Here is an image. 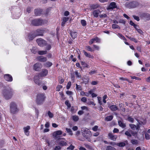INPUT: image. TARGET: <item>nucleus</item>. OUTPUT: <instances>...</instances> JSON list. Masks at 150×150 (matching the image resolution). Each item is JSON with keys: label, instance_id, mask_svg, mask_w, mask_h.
I'll return each instance as SVG.
<instances>
[{"label": "nucleus", "instance_id": "obj_64", "mask_svg": "<svg viewBox=\"0 0 150 150\" xmlns=\"http://www.w3.org/2000/svg\"><path fill=\"white\" fill-rule=\"evenodd\" d=\"M61 147L59 146H56L54 149V150H61Z\"/></svg>", "mask_w": 150, "mask_h": 150}, {"label": "nucleus", "instance_id": "obj_37", "mask_svg": "<svg viewBox=\"0 0 150 150\" xmlns=\"http://www.w3.org/2000/svg\"><path fill=\"white\" fill-rule=\"evenodd\" d=\"M113 118V116L112 115H110L106 117L105 119L107 121H110Z\"/></svg>", "mask_w": 150, "mask_h": 150}, {"label": "nucleus", "instance_id": "obj_31", "mask_svg": "<svg viewBox=\"0 0 150 150\" xmlns=\"http://www.w3.org/2000/svg\"><path fill=\"white\" fill-rule=\"evenodd\" d=\"M110 108L112 111H115L117 110V107L116 105H112L110 106L109 107Z\"/></svg>", "mask_w": 150, "mask_h": 150}, {"label": "nucleus", "instance_id": "obj_20", "mask_svg": "<svg viewBox=\"0 0 150 150\" xmlns=\"http://www.w3.org/2000/svg\"><path fill=\"white\" fill-rule=\"evenodd\" d=\"M109 138L112 140L115 141L117 138L116 135H114L112 133L110 132L108 135Z\"/></svg>", "mask_w": 150, "mask_h": 150}, {"label": "nucleus", "instance_id": "obj_46", "mask_svg": "<svg viewBox=\"0 0 150 150\" xmlns=\"http://www.w3.org/2000/svg\"><path fill=\"white\" fill-rule=\"evenodd\" d=\"M65 104L68 108H70L71 106V104L69 103V100H66L65 102Z\"/></svg>", "mask_w": 150, "mask_h": 150}, {"label": "nucleus", "instance_id": "obj_21", "mask_svg": "<svg viewBox=\"0 0 150 150\" xmlns=\"http://www.w3.org/2000/svg\"><path fill=\"white\" fill-rule=\"evenodd\" d=\"M36 58L39 61L42 62H46L47 60L46 57H44L42 56H38Z\"/></svg>", "mask_w": 150, "mask_h": 150}, {"label": "nucleus", "instance_id": "obj_6", "mask_svg": "<svg viewBox=\"0 0 150 150\" xmlns=\"http://www.w3.org/2000/svg\"><path fill=\"white\" fill-rule=\"evenodd\" d=\"M139 5V4L137 1H133L126 2L125 4V6L127 8L131 9L136 8Z\"/></svg>", "mask_w": 150, "mask_h": 150}, {"label": "nucleus", "instance_id": "obj_26", "mask_svg": "<svg viewBox=\"0 0 150 150\" xmlns=\"http://www.w3.org/2000/svg\"><path fill=\"white\" fill-rule=\"evenodd\" d=\"M70 35L73 39L76 38L77 36V33L75 31H71Z\"/></svg>", "mask_w": 150, "mask_h": 150}, {"label": "nucleus", "instance_id": "obj_48", "mask_svg": "<svg viewBox=\"0 0 150 150\" xmlns=\"http://www.w3.org/2000/svg\"><path fill=\"white\" fill-rule=\"evenodd\" d=\"M72 119L74 121H77L79 119V117L77 116L74 115L72 117Z\"/></svg>", "mask_w": 150, "mask_h": 150}, {"label": "nucleus", "instance_id": "obj_29", "mask_svg": "<svg viewBox=\"0 0 150 150\" xmlns=\"http://www.w3.org/2000/svg\"><path fill=\"white\" fill-rule=\"evenodd\" d=\"M81 63L83 68H89L90 67L85 62L81 61Z\"/></svg>", "mask_w": 150, "mask_h": 150}, {"label": "nucleus", "instance_id": "obj_22", "mask_svg": "<svg viewBox=\"0 0 150 150\" xmlns=\"http://www.w3.org/2000/svg\"><path fill=\"white\" fill-rule=\"evenodd\" d=\"M30 129V127L29 126H27L26 127L23 128L25 134L27 136H28L29 135L30 132L29 130Z\"/></svg>", "mask_w": 150, "mask_h": 150}, {"label": "nucleus", "instance_id": "obj_14", "mask_svg": "<svg viewBox=\"0 0 150 150\" xmlns=\"http://www.w3.org/2000/svg\"><path fill=\"white\" fill-rule=\"evenodd\" d=\"M4 78L5 80L8 82H11L13 79L12 76L9 74H6L4 75Z\"/></svg>", "mask_w": 150, "mask_h": 150}, {"label": "nucleus", "instance_id": "obj_10", "mask_svg": "<svg viewBox=\"0 0 150 150\" xmlns=\"http://www.w3.org/2000/svg\"><path fill=\"white\" fill-rule=\"evenodd\" d=\"M36 37L33 31L28 33L26 35V39L29 41L32 40Z\"/></svg>", "mask_w": 150, "mask_h": 150}, {"label": "nucleus", "instance_id": "obj_47", "mask_svg": "<svg viewBox=\"0 0 150 150\" xmlns=\"http://www.w3.org/2000/svg\"><path fill=\"white\" fill-rule=\"evenodd\" d=\"M112 28L113 29L116 28H120V26L117 25L116 24H113L112 25Z\"/></svg>", "mask_w": 150, "mask_h": 150}, {"label": "nucleus", "instance_id": "obj_19", "mask_svg": "<svg viewBox=\"0 0 150 150\" xmlns=\"http://www.w3.org/2000/svg\"><path fill=\"white\" fill-rule=\"evenodd\" d=\"M101 12V11L98 9L96 10L93 11L92 14L94 17L97 18L99 16V13Z\"/></svg>", "mask_w": 150, "mask_h": 150}, {"label": "nucleus", "instance_id": "obj_55", "mask_svg": "<svg viewBox=\"0 0 150 150\" xmlns=\"http://www.w3.org/2000/svg\"><path fill=\"white\" fill-rule=\"evenodd\" d=\"M71 85V81H69L67 85L66 86V88L67 89H69L70 88Z\"/></svg>", "mask_w": 150, "mask_h": 150}, {"label": "nucleus", "instance_id": "obj_35", "mask_svg": "<svg viewBox=\"0 0 150 150\" xmlns=\"http://www.w3.org/2000/svg\"><path fill=\"white\" fill-rule=\"evenodd\" d=\"M67 132L69 133V135L72 136L73 134L72 132L71 129L69 128H66L65 129Z\"/></svg>", "mask_w": 150, "mask_h": 150}, {"label": "nucleus", "instance_id": "obj_2", "mask_svg": "<svg viewBox=\"0 0 150 150\" xmlns=\"http://www.w3.org/2000/svg\"><path fill=\"white\" fill-rule=\"evenodd\" d=\"M46 97L44 93H39L36 96V102L38 105H41L44 102Z\"/></svg>", "mask_w": 150, "mask_h": 150}, {"label": "nucleus", "instance_id": "obj_17", "mask_svg": "<svg viewBox=\"0 0 150 150\" xmlns=\"http://www.w3.org/2000/svg\"><path fill=\"white\" fill-rule=\"evenodd\" d=\"M48 73V71L46 69H43L41 72L39 74L41 77H45L47 76Z\"/></svg>", "mask_w": 150, "mask_h": 150}, {"label": "nucleus", "instance_id": "obj_36", "mask_svg": "<svg viewBox=\"0 0 150 150\" xmlns=\"http://www.w3.org/2000/svg\"><path fill=\"white\" fill-rule=\"evenodd\" d=\"M131 41H134L135 43L137 42V41L136 39L132 37H129L126 36Z\"/></svg>", "mask_w": 150, "mask_h": 150}, {"label": "nucleus", "instance_id": "obj_51", "mask_svg": "<svg viewBox=\"0 0 150 150\" xmlns=\"http://www.w3.org/2000/svg\"><path fill=\"white\" fill-rule=\"evenodd\" d=\"M128 120L131 123H133L134 122V119L131 117H128L127 118Z\"/></svg>", "mask_w": 150, "mask_h": 150}, {"label": "nucleus", "instance_id": "obj_3", "mask_svg": "<svg viewBox=\"0 0 150 150\" xmlns=\"http://www.w3.org/2000/svg\"><path fill=\"white\" fill-rule=\"evenodd\" d=\"M19 109L17 105L14 102H12L10 104V111L11 114L14 115L16 114L19 111Z\"/></svg>", "mask_w": 150, "mask_h": 150}, {"label": "nucleus", "instance_id": "obj_16", "mask_svg": "<svg viewBox=\"0 0 150 150\" xmlns=\"http://www.w3.org/2000/svg\"><path fill=\"white\" fill-rule=\"evenodd\" d=\"M58 139L59 140V144L61 146H66L67 145V142L63 140V139L65 140H66L65 138H59Z\"/></svg>", "mask_w": 150, "mask_h": 150}, {"label": "nucleus", "instance_id": "obj_42", "mask_svg": "<svg viewBox=\"0 0 150 150\" xmlns=\"http://www.w3.org/2000/svg\"><path fill=\"white\" fill-rule=\"evenodd\" d=\"M71 80L73 82H74L75 80L74 73H71Z\"/></svg>", "mask_w": 150, "mask_h": 150}, {"label": "nucleus", "instance_id": "obj_9", "mask_svg": "<svg viewBox=\"0 0 150 150\" xmlns=\"http://www.w3.org/2000/svg\"><path fill=\"white\" fill-rule=\"evenodd\" d=\"M36 41L38 45L40 47H43L45 46L47 44V42L44 39L41 38L37 39Z\"/></svg>", "mask_w": 150, "mask_h": 150}, {"label": "nucleus", "instance_id": "obj_34", "mask_svg": "<svg viewBox=\"0 0 150 150\" xmlns=\"http://www.w3.org/2000/svg\"><path fill=\"white\" fill-rule=\"evenodd\" d=\"M38 52L39 55H43L46 54L47 53V51L46 50H41L38 51Z\"/></svg>", "mask_w": 150, "mask_h": 150}, {"label": "nucleus", "instance_id": "obj_54", "mask_svg": "<svg viewBox=\"0 0 150 150\" xmlns=\"http://www.w3.org/2000/svg\"><path fill=\"white\" fill-rule=\"evenodd\" d=\"M86 48L87 50L89 51L93 52L94 50L89 46H86Z\"/></svg>", "mask_w": 150, "mask_h": 150}, {"label": "nucleus", "instance_id": "obj_25", "mask_svg": "<svg viewBox=\"0 0 150 150\" xmlns=\"http://www.w3.org/2000/svg\"><path fill=\"white\" fill-rule=\"evenodd\" d=\"M100 6L98 4H93L91 5L90 6V8L91 9L90 10L92 9H96L98 8H99Z\"/></svg>", "mask_w": 150, "mask_h": 150}, {"label": "nucleus", "instance_id": "obj_61", "mask_svg": "<svg viewBox=\"0 0 150 150\" xmlns=\"http://www.w3.org/2000/svg\"><path fill=\"white\" fill-rule=\"evenodd\" d=\"M98 127L97 125L95 126L93 128L92 130L94 132H96L98 129Z\"/></svg>", "mask_w": 150, "mask_h": 150}, {"label": "nucleus", "instance_id": "obj_23", "mask_svg": "<svg viewBox=\"0 0 150 150\" xmlns=\"http://www.w3.org/2000/svg\"><path fill=\"white\" fill-rule=\"evenodd\" d=\"M128 144V142L127 140L124 141V142H121L117 143L116 144V145L119 147H124L125 146L126 144Z\"/></svg>", "mask_w": 150, "mask_h": 150}, {"label": "nucleus", "instance_id": "obj_15", "mask_svg": "<svg viewBox=\"0 0 150 150\" xmlns=\"http://www.w3.org/2000/svg\"><path fill=\"white\" fill-rule=\"evenodd\" d=\"M42 10L40 8L34 10V13L36 16H40L42 14Z\"/></svg>", "mask_w": 150, "mask_h": 150}, {"label": "nucleus", "instance_id": "obj_27", "mask_svg": "<svg viewBox=\"0 0 150 150\" xmlns=\"http://www.w3.org/2000/svg\"><path fill=\"white\" fill-rule=\"evenodd\" d=\"M118 124L119 126L122 128H124L126 127V125L120 120L118 121Z\"/></svg>", "mask_w": 150, "mask_h": 150}, {"label": "nucleus", "instance_id": "obj_32", "mask_svg": "<svg viewBox=\"0 0 150 150\" xmlns=\"http://www.w3.org/2000/svg\"><path fill=\"white\" fill-rule=\"evenodd\" d=\"M52 65V62L48 61L44 64V66L46 67H49L51 66Z\"/></svg>", "mask_w": 150, "mask_h": 150}, {"label": "nucleus", "instance_id": "obj_63", "mask_svg": "<svg viewBox=\"0 0 150 150\" xmlns=\"http://www.w3.org/2000/svg\"><path fill=\"white\" fill-rule=\"evenodd\" d=\"M96 72L95 70H91L90 72H89V74L90 75H92Z\"/></svg>", "mask_w": 150, "mask_h": 150}, {"label": "nucleus", "instance_id": "obj_45", "mask_svg": "<svg viewBox=\"0 0 150 150\" xmlns=\"http://www.w3.org/2000/svg\"><path fill=\"white\" fill-rule=\"evenodd\" d=\"M130 24L132 26H133L135 28H136L137 25L135 24L132 21H130L129 22Z\"/></svg>", "mask_w": 150, "mask_h": 150}, {"label": "nucleus", "instance_id": "obj_13", "mask_svg": "<svg viewBox=\"0 0 150 150\" xmlns=\"http://www.w3.org/2000/svg\"><path fill=\"white\" fill-rule=\"evenodd\" d=\"M40 76L39 74L35 76L33 78V81L38 86H40L42 84V82L40 80Z\"/></svg>", "mask_w": 150, "mask_h": 150}, {"label": "nucleus", "instance_id": "obj_7", "mask_svg": "<svg viewBox=\"0 0 150 150\" xmlns=\"http://www.w3.org/2000/svg\"><path fill=\"white\" fill-rule=\"evenodd\" d=\"M82 131H83L82 134L83 136L86 139L89 138L92 135L91 131L87 128H83Z\"/></svg>", "mask_w": 150, "mask_h": 150}, {"label": "nucleus", "instance_id": "obj_12", "mask_svg": "<svg viewBox=\"0 0 150 150\" xmlns=\"http://www.w3.org/2000/svg\"><path fill=\"white\" fill-rule=\"evenodd\" d=\"M139 15L140 17L143 18H146L147 20H150V14L147 13H140Z\"/></svg>", "mask_w": 150, "mask_h": 150}, {"label": "nucleus", "instance_id": "obj_4", "mask_svg": "<svg viewBox=\"0 0 150 150\" xmlns=\"http://www.w3.org/2000/svg\"><path fill=\"white\" fill-rule=\"evenodd\" d=\"M13 89L10 88L4 90L3 94L5 99L7 100L11 98L13 95Z\"/></svg>", "mask_w": 150, "mask_h": 150}, {"label": "nucleus", "instance_id": "obj_28", "mask_svg": "<svg viewBox=\"0 0 150 150\" xmlns=\"http://www.w3.org/2000/svg\"><path fill=\"white\" fill-rule=\"evenodd\" d=\"M82 80L83 81V83L85 84H88L89 82V79L88 77L85 76L83 77Z\"/></svg>", "mask_w": 150, "mask_h": 150}, {"label": "nucleus", "instance_id": "obj_50", "mask_svg": "<svg viewBox=\"0 0 150 150\" xmlns=\"http://www.w3.org/2000/svg\"><path fill=\"white\" fill-rule=\"evenodd\" d=\"M50 8H48L46 9V11L45 13H44V14L45 16H48L49 12L50 11Z\"/></svg>", "mask_w": 150, "mask_h": 150}, {"label": "nucleus", "instance_id": "obj_58", "mask_svg": "<svg viewBox=\"0 0 150 150\" xmlns=\"http://www.w3.org/2000/svg\"><path fill=\"white\" fill-rule=\"evenodd\" d=\"M135 29L137 31V32L139 33L140 34L142 35L143 33V32L140 29L137 28H135Z\"/></svg>", "mask_w": 150, "mask_h": 150}, {"label": "nucleus", "instance_id": "obj_57", "mask_svg": "<svg viewBox=\"0 0 150 150\" xmlns=\"http://www.w3.org/2000/svg\"><path fill=\"white\" fill-rule=\"evenodd\" d=\"M145 138L147 139L148 140L150 139V135L147 133H145Z\"/></svg>", "mask_w": 150, "mask_h": 150}, {"label": "nucleus", "instance_id": "obj_52", "mask_svg": "<svg viewBox=\"0 0 150 150\" xmlns=\"http://www.w3.org/2000/svg\"><path fill=\"white\" fill-rule=\"evenodd\" d=\"M95 41V38H93L90 40L89 42V44L90 45L92 44Z\"/></svg>", "mask_w": 150, "mask_h": 150}, {"label": "nucleus", "instance_id": "obj_1", "mask_svg": "<svg viewBox=\"0 0 150 150\" xmlns=\"http://www.w3.org/2000/svg\"><path fill=\"white\" fill-rule=\"evenodd\" d=\"M140 128V126L139 125L137 124L136 126V128H135L136 130H137V131H133L129 129L125 132V134L129 137H131L132 135L133 136H137L138 131Z\"/></svg>", "mask_w": 150, "mask_h": 150}, {"label": "nucleus", "instance_id": "obj_33", "mask_svg": "<svg viewBox=\"0 0 150 150\" xmlns=\"http://www.w3.org/2000/svg\"><path fill=\"white\" fill-rule=\"evenodd\" d=\"M74 73V74H75L76 75V78L80 79L81 78V76L80 74V73H79L77 70L75 71Z\"/></svg>", "mask_w": 150, "mask_h": 150}, {"label": "nucleus", "instance_id": "obj_56", "mask_svg": "<svg viewBox=\"0 0 150 150\" xmlns=\"http://www.w3.org/2000/svg\"><path fill=\"white\" fill-rule=\"evenodd\" d=\"M47 114L48 115L50 118H52L53 117V114L50 111H48Z\"/></svg>", "mask_w": 150, "mask_h": 150}, {"label": "nucleus", "instance_id": "obj_30", "mask_svg": "<svg viewBox=\"0 0 150 150\" xmlns=\"http://www.w3.org/2000/svg\"><path fill=\"white\" fill-rule=\"evenodd\" d=\"M62 133V131L59 130L54 132L53 133V135L54 136L56 137L57 135H61Z\"/></svg>", "mask_w": 150, "mask_h": 150}, {"label": "nucleus", "instance_id": "obj_40", "mask_svg": "<svg viewBox=\"0 0 150 150\" xmlns=\"http://www.w3.org/2000/svg\"><path fill=\"white\" fill-rule=\"evenodd\" d=\"M31 52L33 54H35L37 52V50L35 47H33L31 50Z\"/></svg>", "mask_w": 150, "mask_h": 150}, {"label": "nucleus", "instance_id": "obj_8", "mask_svg": "<svg viewBox=\"0 0 150 150\" xmlns=\"http://www.w3.org/2000/svg\"><path fill=\"white\" fill-rule=\"evenodd\" d=\"M45 29L42 28H39L33 31L36 37L38 36H43L44 35V33L45 32Z\"/></svg>", "mask_w": 150, "mask_h": 150}, {"label": "nucleus", "instance_id": "obj_44", "mask_svg": "<svg viewBox=\"0 0 150 150\" xmlns=\"http://www.w3.org/2000/svg\"><path fill=\"white\" fill-rule=\"evenodd\" d=\"M76 90L81 91L82 90V87L80 85H78L77 84H76Z\"/></svg>", "mask_w": 150, "mask_h": 150}, {"label": "nucleus", "instance_id": "obj_60", "mask_svg": "<svg viewBox=\"0 0 150 150\" xmlns=\"http://www.w3.org/2000/svg\"><path fill=\"white\" fill-rule=\"evenodd\" d=\"M133 17L135 20H136L137 21H139L140 20L139 17L138 16H137L135 15H133Z\"/></svg>", "mask_w": 150, "mask_h": 150}, {"label": "nucleus", "instance_id": "obj_43", "mask_svg": "<svg viewBox=\"0 0 150 150\" xmlns=\"http://www.w3.org/2000/svg\"><path fill=\"white\" fill-rule=\"evenodd\" d=\"M81 25L83 26H85L86 25V21L84 20H82L81 21Z\"/></svg>", "mask_w": 150, "mask_h": 150}, {"label": "nucleus", "instance_id": "obj_62", "mask_svg": "<svg viewBox=\"0 0 150 150\" xmlns=\"http://www.w3.org/2000/svg\"><path fill=\"white\" fill-rule=\"evenodd\" d=\"M95 41L96 42L100 43V39L98 38L97 37H95Z\"/></svg>", "mask_w": 150, "mask_h": 150}, {"label": "nucleus", "instance_id": "obj_41", "mask_svg": "<svg viewBox=\"0 0 150 150\" xmlns=\"http://www.w3.org/2000/svg\"><path fill=\"white\" fill-rule=\"evenodd\" d=\"M129 125L131 129L133 130H135V128H136V125L134 124H130Z\"/></svg>", "mask_w": 150, "mask_h": 150}, {"label": "nucleus", "instance_id": "obj_5", "mask_svg": "<svg viewBox=\"0 0 150 150\" xmlns=\"http://www.w3.org/2000/svg\"><path fill=\"white\" fill-rule=\"evenodd\" d=\"M31 23L34 26H38L44 24L45 22L42 19L38 18L32 20Z\"/></svg>", "mask_w": 150, "mask_h": 150}, {"label": "nucleus", "instance_id": "obj_49", "mask_svg": "<svg viewBox=\"0 0 150 150\" xmlns=\"http://www.w3.org/2000/svg\"><path fill=\"white\" fill-rule=\"evenodd\" d=\"M62 86L61 85H58L56 88V91H60V89L62 88Z\"/></svg>", "mask_w": 150, "mask_h": 150}, {"label": "nucleus", "instance_id": "obj_53", "mask_svg": "<svg viewBox=\"0 0 150 150\" xmlns=\"http://www.w3.org/2000/svg\"><path fill=\"white\" fill-rule=\"evenodd\" d=\"M75 148L74 146L72 144H71L69 146L67 147V149L68 150H73Z\"/></svg>", "mask_w": 150, "mask_h": 150}, {"label": "nucleus", "instance_id": "obj_59", "mask_svg": "<svg viewBox=\"0 0 150 150\" xmlns=\"http://www.w3.org/2000/svg\"><path fill=\"white\" fill-rule=\"evenodd\" d=\"M69 18L68 17H64L62 19V22L66 23L69 20Z\"/></svg>", "mask_w": 150, "mask_h": 150}, {"label": "nucleus", "instance_id": "obj_38", "mask_svg": "<svg viewBox=\"0 0 150 150\" xmlns=\"http://www.w3.org/2000/svg\"><path fill=\"white\" fill-rule=\"evenodd\" d=\"M131 142L133 145H137L138 144V141L137 140L132 139Z\"/></svg>", "mask_w": 150, "mask_h": 150}, {"label": "nucleus", "instance_id": "obj_39", "mask_svg": "<svg viewBox=\"0 0 150 150\" xmlns=\"http://www.w3.org/2000/svg\"><path fill=\"white\" fill-rule=\"evenodd\" d=\"M106 150H116V149L114 147L110 146H108L106 147Z\"/></svg>", "mask_w": 150, "mask_h": 150}, {"label": "nucleus", "instance_id": "obj_18", "mask_svg": "<svg viewBox=\"0 0 150 150\" xmlns=\"http://www.w3.org/2000/svg\"><path fill=\"white\" fill-rule=\"evenodd\" d=\"M117 6L116 3L115 2H112L110 3L109 5L108 8V9H112L117 8Z\"/></svg>", "mask_w": 150, "mask_h": 150}, {"label": "nucleus", "instance_id": "obj_11", "mask_svg": "<svg viewBox=\"0 0 150 150\" xmlns=\"http://www.w3.org/2000/svg\"><path fill=\"white\" fill-rule=\"evenodd\" d=\"M42 67V65L40 63L37 62L33 65V69L36 71H40Z\"/></svg>", "mask_w": 150, "mask_h": 150}, {"label": "nucleus", "instance_id": "obj_24", "mask_svg": "<svg viewBox=\"0 0 150 150\" xmlns=\"http://www.w3.org/2000/svg\"><path fill=\"white\" fill-rule=\"evenodd\" d=\"M83 52L84 54L87 57L93 59L94 58L93 56L92 55H91L90 53H88L84 50H83Z\"/></svg>", "mask_w": 150, "mask_h": 150}]
</instances>
